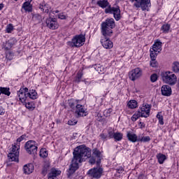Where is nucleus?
I'll return each mask as SVG.
<instances>
[{"instance_id":"f257e3e1","label":"nucleus","mask_w":179,"mask_h":179,"mask_svg":"<svg viewBox=\"0 0 179 179\" xmlns=\"http://www.w3.org/2000/svg\"><path fill=\"white\" fill-rule=\"evenodd\" d=\"M73 159L69 168V174H73L78 169H79V163H82L85 160L89 159L90 164H100L101 159H103V153L97 148H94L92 150L86 147L85 145H79L74 150L73 152Z\"/></svg>"},{"instance_id":"f03ea898","label":"nucleus","mask_w":179,"mask_h":179,"mask_svg":"<svg viewBox=\"0 0 179 179\" xmlns=\"http://www.w3.org/2000/svg\"><path fill=\"white\" fill-rule=\"evenodd\" d=\"M115 27L114 18H107L101 24V33L104 37H111L113 36V29Z\"/></svg>"},{"instance_id":"7ed1b4c3","label":"nucleus","mask_w":179,"mask_h":179,"mask_svg":"<svg viewBox=\"0 0 179 179\" xmlns=\"http://www.w3.org/2000/svg\"><path fill=\"white\" fill-rule=\"evenodd\" d=\"M130 2L133 3V8L135 9H141V10L149 12L152 3L150 0H130Z\"/></svg>"},{"instance_id":"20e7f679","label":"nucleus","mask_w":179,"mask_h":179,"mask_svg":"<svg viewBox=\"0 0 179 179\" xmlns=\"http://www.w3.org/2000/svg\"><path fill=\"white\" fill-rule=\"evenodd\" d=\"M86 41V36L83 34L76 35L73 37L71 41L67 42L68 45L72 48H79L85 44Z\"/></svg>"},{"instance_id":"39448f33","label":"nucleus","mask_w":179,"mask_h":179,"mask_svg":"<svg viewBox=\"0 0 179 179\" xmlns=\"http://www.w3.org/2000/svg\"><path fill=\"white\" fill-rule=\"evenodd\" d=\"M162 78V80L166 85H170L171 86H173L177 83V76L174 74L171 71H166L161 74Z\"/></svg>"},{"instance_id":"423d86ee","label":"nucleus","mask_w":179,"mask_h":179,"mask_svg":"<svg viewBox=\"0 0 179 179\" xmlns=\"http://www.w3.org/2000/svg\"><path fill=\"white\" fill-rule=\"evenodd\" d=\"M24 149L28 155L35 156L37 155V149H38V147L37 146V143L35 141L29 140L25 143Z\"/></svg>"},{"instance_id":"0eeeda50","label":"nucleus","mask_w":179,"mask_h":179,"mask_svg":"<svg viewBox=\"0 0 179 179\" xmlns=\"http://www.w3.org/2000/svg\"><path fill=\"white\" fill-rule=\"evenodd\" d=\"M105 13L113 15V17H115L117 22L121 19V9L120 8V6H115L113 7L109 6V8L105 9Z\"/></svg>"},{"instance_id":"6e6552de","label":"nucleus","mask_w":179,"mask_h":179,"mask_svg":"<svg viewBox=\"0 0 179 179\" xmlns=\"http://www.w3.org/2000/svg\"><path fill=\"white\" fill-rule=\"evenodd\" d=\"M151 108L152 105L144 103L141 106H140L138 112L140 113L142 118H148V117L150 115Z\"/></svg>"},{"instance_id":"1a4fd4ad","label":"nucleus","mask_w":179,"mask_h":179,"mask_svg":"<svg viewBox=\"0 0 179 179\" xmlns=\"http://www.w3.org/2000/svg\"><path fill=\"white\" fill-rule=\"evenodd\" d=\"M27 92H29V88L24 87L20 88V90L17 92L19 101H20L22 104H26V101H27Z\"/></svg>"},{"instance_id":"9d476101","label":"nucleus","mask_w":179,"mask_h":179,"mask_svg":"<svg viewBox=\"0 0 179 179\" xmlns=\"http://www.w3.org/2000/svg\"><path fill=\"white\" fill-rule=\"evenodd\" d=\"M129 78L131 79V80H132L133 82L136 80V79H139L140 77L142 76V69H141V68L137 67L133 70H131L129 72Z\"/></svg>"},{"instance_id":"9b49d317","label":"nucleus","mask_w":179,"mask_h":179,"mask_svg":"<svg viewBox=\"0 0 179 179\" xmlns=\"http://www.w3.org/2000/svg\"><path fill=\"white\" fill-rule=\"evenodd\" d=\"M76 117H86L87 115V109L85 108L84 106L80 105V104H77L76 106Z\"/></svg>"},{"instance_id":"f8f14e48","label":"nucleus","mask_w":179,"mask_h":179,"mask_svg":"<svg viewBox=\"0 0 179 179\" xmlns=\"http://www.w3.org/2000/svg\"><path fill=\"white\" fill-rule=\"evenodd\" d=\"M47 27L51 30H57L59 27L56 18L49 17L46 20Z\"/></svg>"},{"instance_id":"ddd939ff","label":"nucleus","mask_w":179,"mask_h":179,"mask_svg":"<svg viewBox=\"0 0 179 179\" xmlns=\"http://www.w3.org/2000/svg\"><path fill=\"white\" fill-rule=\"evenodd\" d=\"M101 43L103 48L110 50L114 46L113 41L110 40V36H104L101 39Z\"/></svg>"},{"instance_id":"4468645a","label":"nucleus","mask_w":179,"mask_h":179,"mask_svg":"<svg viewBox=\"0 0 179 179\" xmlns=\"http://www.w3.org/2000/svg\"><path fill=\"white\" fill-rule=\"evenodd\" d=\"M88 174L93 178H100L101 177V174H103V169L101 168H94L93 169H90L88 171Z\"/></svg>"},{"instance_id":"2eb2a0df","label":"nucleus","mask_w":179,"mask_h":179,"mask_svg":"<svg viewBox=\"0 0 179 179\" xmlns=\"http://www.w3.org/2000/svg\"><path fill=\"white\" fill-rule=\"evenodd\" d=\"M161 93L162 96H165L166 97H169V96L173 93L171 90V87L168 85H164L161 88Z\"/></svg>"},{"instance_id":"dca6fc26","label":"nucleus","mask_w":179,"mask_h":179,"mask_svg":"<svg viewBox=\"0 0 179 179\" xmlns=\"http://www.w3.org/2000/svg\"><path fill=\"white\" fill-rule=\"evenodd\" d=\"M38 8L43 13H50L51 10V6L44 1L39 4Z\"/></svg>"},{"instance_id":"f3484780","label":"nucleus","mask_w":179,"mask_h":179,"mask_svg":"<svg viewBox=\"0 0 179 179\" xmlns=\"http://www.w3.org/2000/svg\"><path fill=\"white\" fill-rule=\"evenodd\" d=\"M127 138L128 141L135 143V142H139V137L132 131H127Z\"/></svg>"},{"instance_id":"a211bd4d","label":"nucleus","mask_w":179,"mask_h":179,"mask_svg":"<svg viewBox=\"0 0 179 179\" xmlns=\"http://www.w3.org/2000/svg\"><path fill=\"white\" fill-rule=\"evenodd\" d=\"M34 171V165L33 164H27L23 166L24 174H31Z\"/></svg>"},{"instance_id":"6ab92c4d","label":"nucleus","mask_w":179,"mask_h":179,"mask_svg":"<svg viewBox=\"0 0 179 179\" xmlns=\"http://www.w3.org/2000/svg\"><path fill=\"white\" fill-rule=\"evenodd\" d=\"M16 43H17V41H16V38H10V40H8L5 43L4 49L6 50L7 51L10 50V48H12V47H13L15 44H16Z\"/></svg>"},{"instance_id":"aec40b11","label":"nucleus","mask_w":179,"mask_h":179,"mask_svg":"<svg viewBox=\"0 0 179 179\" xmlns=\"http://www.w3.org/2000/svg\"><path fill=\"white\" fill-rule=\"evenodd\" d=\"M96 5H98V6L102 9H107V8H110V6H111V4H110L108 0H99L96 2Z\"/></svg>"},{"instance_id":"412c9836","label":"nucleus","mask_w":179,"mask_h":179,"mask_svg":"<svg viewBox=\"0 0 179 179\" xmlns=\"http://www.w3.org/2000/svg\"><path fill=\"white\" fill-rule=\"evenodd\" d=\"M61 174V171L55 169H52L50 173L48 174V179H57V177Z\"/></svg>"},{"instance_id":"4be33fe9","label":"nucleus","mask_w":179,"mask_h":179,"mask_svg":"<svg viewBox=\"0 0 179 179\" xmlns=\"http://www.w3.org/2000/svg\"><path fill=\"white\" fill-rule=\"evenodd\" d=\"M8 157L9 162H19V152H10Z\"/></svg>"},{"instance_id":"5701e85b","label":"nucleus","mask_w":179,"mask_h":179,"mask_svg":"<svg viewBox=\"0 0 179 179\" xmlns=\"http://www.w3.org/2000/svg\"><path fill=\"white\" fill-rule=\"evenodd\" d=\"M31 1L30 0H28V1H25L23 5L22 8L24 9L26 12H31L33 10V8L31 7V4H30Z\"/></svg>"},{"instance_id":"b1692460","label":"nucleus","mask_w":179,"mask_h":179,"mask_svg":"<svg viewBox=\"0 0 179 179\" xmlns=\"http://www.w3.org/2000/svg\"><path fill=\"white\" fill-rule=\"evenodd\" d=\"M27 97L31 99V100H36L37 99V92L34 90H30L27 92Z\"/></svg>"},{"instance_id":"393cba45","label":"nucleus","mask_w":179,"mask_h":179,"mask_svg":"<svg viewBox=\"0 0 179 179\" xmlns=\"http://www.w3.org/2000/svg\"><path fill=\"white\" fill-rule=\"evenodd\" d=\"M82 78H83V71L80 70L76 76L74 82H76V83H80V82H82Z\"/></svg>"},{"instance_id":"a878e982","label":"nucleus","mask_w":179,"mask_h":179,"mask_svg":"<svg viewBox=\"0 0 179 179\" xmlns=\"http://www.w3.org/2000/svg\"><path fill=\"white\" fill-rule=\"evenodd\" d=\"M5 94V96H10V89L9 87H0V96Z\"/></svg>"},{"instance_id":"bb28decb","label":"nucleus","mask_w":179,"mask_h":179,"mask_svg":"<svg viewBox=\"0 0 179 179\" xmlns=\"http://www.w3.org/2000/svg\"><path fill=\"white\" fill-rule=\"evenodd\" d=\"M78 103H79V100L78 99H71L68 100V104L72 109L75 108V107L78 106Z\"/></svg>"},{"instance_id":"cd10ccee","label":"nucleus","mask_w":179,"mask_h":179,"mask_svg":"<svg viewBox=\"0 0 179 179\" xmlns=\"http://www.w3.org/2000/svg\"><path fill=\"white\" fill-rule=\"evenodd\" d=\"M22 106H25L26 108H28V110H30L31 111H33L34 108H36V104L33 102H28L27 101H25V104H22Z\"/></svg>"},{"instance_id":"c85d7f7f","label":"nucleus","mask_w":179,"mask_h":179,"mask_svg":"<svg viewBox=\"0 0 179 179\" xmlns=\"http://www.w3.org/2000/svg\"><path fill=\"white\" fill-rule=\"evenodd\" d=\"M171 27V26L169 24H163L161 27V31H162V33H164V34H167V33L170 31Z\"/></svg>"},{"instance_id":"c756f323","label":"nucleus","mask_w":179,"mask_h":179,"mask_svg":"<svg viewBox=\"0 0 179 179\" xmlns=\"http://www.w3.org/2000/svg\"><path fill=\"white\" fill-rule=\"evenodd\" d=\"M127 106L129 107V108H136V107H138V101H136V100H130L128 103H127Z\"/></svg>"},{"instance_id":"7c9ffc66","label":"nucleus","mask_w":179,"mask_h":179,"mask_svg":"<svg viewBox=\"0 0 179 179\" xmlns=\"http://www.w3.org/2000/svg\"><path fill=\"white\" fill-rule=\"evenodd\" d=\"M124 135L121 132H115L113 136V139H115V142H120L122 141Z\"/></svg>"},{"instance_id":"2f4dec72","label":"nucleus","mask_w":179,"mask_h":179,"mask_svg":"<svg viewBox=\"0 0 179 179\" xmlns=\"http://www.w3.org/2000/svg\"><path fill=\"white\" fill-rule=\"evenodd\" d=\"M160 48H162V41H160V40L157 39L152 45V50L159 51V50H160Z\"/></svg>"},{"instance_id":"473e14b6","label":"nucleus","mask_w":179,"mask_h":179,"mask_svg":"<svg viewBox=\"0 0 179 179\" xmlns=\"http://www.w3.org/2000/svg\"><path fill=\"white\" fill-rule=\"evenodd\" d=\"M157 159L159 164H163V163H164V160H166V155H164L162 153H159V154L157 155Z\"/></svg>"},{"instance_id":"72a5a7b5","label":"nucleus","mask_w":179,"mask_h":179,"mask_svg":"<svg viewBox=\"0 0 179 179\" xmlns=\"http://www.w3.org/2000/svg\"><path fill=\"white\" fill-rule=\"evenodd\" d=\"M150 57L151 59H156V57H157V54H159V51L156 50L155 49H150Z\"/></svg>"},{"instance_id":"f704fd0d","label":"nucleus","mask_w":179,"mask_h":179,"mask_svg":"<svg viewBox=\"0 0 179 179\" xmlns=\"http://www.w3.org/2000/svg\"><path fill=\"white\" fill-rule=\"evenodd\" d=\"M172 71L175 73H179V62H174L172 64Z\"/></svg>"},{"instance_id":"c9c22d12","label":"nucleus","mask_w":179,"mask_h":179,"mask_svg":"<svg viewBox=\"0 0 179 179\" xmlns=\"http://www.w3.org/2000/svg\"><path fill=\"white\" fill-rule=\"evenodd\" d=\"M156 117L158 119L160 125H164V118L163 117V115H162V112H158Z\"/></svg>"},{"instance_id":"e433bc0d","label":"nucleus","mask_w":179,"mask_h":179,"mask_svg":"<svg viewBox=\"0 0 179 179\" xmlns=\"http://www.w3.org/2000/svg\"><path fill=\"white\" fill-rule=\"evenodd\" d=\"M39 156L43 159L48 156V151L45 148H42L40 150Z\"/></svg>"},{"instance_id":"4c0bfd02","label":"nucleus","mask_w":179,"mask_h":179,"mask_svg":"<svg viewBox=\"0 0 179 179\" xmlns=\"http://www.w3.org/2000/svg\"><path fill=\"white\" fill-rule=\"evenodd\" d=\"M141 113L137 111L131 116V120L133 122H135V121H137L138 118H141Z\"/></svg>"},{"instance_id":"58836bf2","label":"nucleus","mask_w":179,"mask_h":179,"mask_svg":"<svg viewBox=\"0 0 179 179\" xmlns=\"http://www.w3.org/2000/svg\"><path fill=\"white\" fill-rule=\"evenodd\" d=\"M138 142H150V137L149 136H138Z\"/></svg>"},{"instance_id":"ea45409f","label":"nucleus","mask_w":179,"mask_h":179,"mask_svg":"<svg viewBox=\"0 0 179 179\" xmlns=\"http://www.w3.org/2000/svg\"><path fill=\"white\" fill-rule=\"evenodd\" d=\"M19 149H20V145L18 146L15 144L10 148V153H16L17 152H19Z\"/></svg>"},{"instance_id":"a19ab883","label":"nucleus","mask_w":179,"mask_h":179,"mask_svg":"<svg viewBox=\"0 0 179 179\" xmlns=\"http://www.w3.org/2000/svg\"><path fill=\"white\" fill-rule=\"evenodd\" d=\"M150 66L152 68H157L159 64L156 61V59H151V61L150 62Z\"/></svg>"},{"instance_id":"79ce46f5","label":"nucleus","mask_w":179,"mask_h":179,"mask_svg":"<svg viewBox=\"0 0 179 179\" xmlns=\"http://www.w3.org/2000/svg\"><path fill=\"white\" fill-rule=\"evenodd\" d=\"M24 139H26V135H22L20 138H18L16 141L17 146H20V142L24 141Z\"/></svg>"},{"instance_id":"37998d69","label":"nucleus","mask_w":179,"mask_h":179,"mask_svg":"<svg viewBox=\"0 0 179 179\" xmlns=\"http://www.w3.org/2000/svg\"><path fill=\"white\" fill-rule=\"evenodd\" d=\"M14 57H15V53L12 52H8L6 53V58L8 59V61H12Z\"/></svg>"},{"instance_id":"c03bdc74","label":"nucleus","mask_w":179,"mask_h":179,"mask_svg":"<svg viewBox=\"0 0 179 179\" xmlns=\"http://www.w3.org/2000/svg\"><path fill=\"white\" fill-rule=\"evenodd\" d=\"M6 30V33H12L13 31V25L12 24L7 25Z\"/></svg>"},{"instance_id":"a18cd8bd","label":"nucleus","mask_w":179,"mask_h":179,"mask_svg":"<svg viewBox=\"0 0 179 179\" xmlns=\"http://www.w3.org/2000/svg\"><path fill=\"white\" fill-rule=\"evenodd\" d=\"M111 113H113V109L109 108V109L105 110L104 112H103V114L106 117H110V114H111Z\"/></svg>"},{"instance_id":"49530a36","label":"nucleus","mask_w":179,"mask_h":179,"mask_svg":"<svg viewBox=\"0 0 179 179\" xmlns=\"http://www.w3.org/2000/svg\"><path fill=\"white\" fill-rule=\"evenodd\" d=\"M115 134V132H114V131H108V139L114 138Z\"/></svg>"},{"instance_id":"de8ad7c7","label":"nucleus","mask_w":179,"mask_h":179,"mask_svg":"<svg viewBox=\"0 0 179 179\" xmlns=\"http://www.w3.org/2000/svg\"><path fill=\"white\" fill-rule=\"evenodd\" d=\"M150 80H151V82H152V83L156 82V81L157 80V74L154 73V74L151 75V76H150Z\"/></svg>"},{"instance_id":"09e8293b","label":"nucleus","mask_w":179,"mask_h":179,"mask_svg":"<svg viewBox=\"0 0 179 179\" xmlns=\"http://www.w3.org/2000/svg\"><path fill=\"white\" fill-rule=\"evenodd\" d=\"M78 124V120H70L68 121L69 125H76Z\"/></svg>"},{"instance_id":"8fccbe9b","label":"nucleus","mask_w":179,"mask_h":179,"mask_svg":"<svg viewBox=\"0 0 179 179\" xmlns=\"http://www.w3.org/2000/svg\"><path fill=\"white\" fill-rule=\"evenodd\" d=\"M138 127H139L140 129H143V128H145L146 124H145V123L143 122H139Z\"/></svg>"},{"instance_id":"3c124183","label":"nucleus","mask_w":179,"mask_h":179,"mask_svg":"<svg viewBox=\"0 0 179 179\" xmlns=\"http://www.w3.org/2000/svg\"><path fill=\"white\" fill-rule=\"evenodd\" d=\"M58 17L59 19H61V20H65V19H66V15H64V13H59Z\"/></svg>"},{"instance_id":"603ef678","label":"nucleus","mask_w":179,"mask_h":179,"mask_svg":"<svg viewBox=\"0 0 179 179\" xmlns=\"http://www.w3.org/2000/svg\"><path fill=\"white\" fill-rule=\"evenodd\" d=\"M98 72H101V73H104V67L101 66V67H98Z\"/></svg>"},{"instance_id":"864d4df0","label":"nucleus","mask_w":179,"mask_h":179,"mask_svg":"<svg viewBox=\"0 0 179 179\" xmlns=\"http://www.w3.org/2000/svg\"><path fill=\"white\" fill-rule=\"evenodd\" d=\"M124 171V169H122V167H120L119 169H117V173L119 174H122V173Z\"/></svg>"},{"instance_id":"5fc2aeb1","label":"nucleus","mask_w":179,"mask_h":179,"mask_svg":"<svg viewBox=\"0 0 179 179\" xmlns=\"http://www.w3.org/2000/svg\"><path fill=\"white\" fill-rule=\"evenodd\" d=\"M100 136L102 139H107V138H108V136L104 134H101Z\"/></svg>"},{"instance_id":"6e6d98bb","label":"nucleus","mask_w":179,"mask_h":179,"mask_svg":"<svg viewBox=\"0 0 179 179\" xmlns=\"http://www.w3.org/2000/svg\"><path fill=\"white\" fill-rule=\"evenodd\" d=\"M3 9V3H0V10H2Z\"/></svg>"},{"instance_id":"4d7b16f0","label":"nucleus","mask_w":179,"mask_h":179,"mask_svg":"<svg viewBox=\"0 0 179 179\" xmlns=\"http://www.w3.org/2000/svg\"><path fill=\"white\" fill-rule=\"evenodd\" d=\"M82 82H84L85 85H89V82L86 81V79L82 80Z\"/></svg>"},{"instance_id":"13d9d810","label":"nucleus","mask_w":179,"mask_h":179,"mask_svg":"<svg viewBox=\"0 0 179 179\" xmlns=\"http://www.w3.org/2000/svg\"><path fill=\"white\" fill-rule=\"evenodd\" d=\"M55 13H58L59 11L55 10Z\"/></svg>"},{"instance_id":"bf43d9fd","label":"nucleus","mask_w":179,"mask_h":179,"mask_svg":"<svg viewBox=\"0 0 179 179\" xmlns=\"http://www.w3.org/2000/svg\"><path fill=\"white\" fill-rule=\"evenodd\" d=\"M116 2H120V0H116Z\"/></svg>"},{"instance_id":"052dcab7","label":"nucleus","mask_w":179,"mask_h":179,"mask_svg":"<svg viewBox=\"0 0 179 179\" xmlns=\"http://www.w3.org/2000/svg\"><path fill=\"white\" fill-rule=\"evenodd\" d=\"M1 110H2V107H0V111H1Z\"/></svg>"},{"instance_id":"680f3d73","label":"nucleus","mask_w":179,"mask_h":179,"mask_svg":"<svg viewBox=\"0 0 179 179\" xmlns=\"http://www.w3.org/2000/svg\"><path fill=\"white\" fill-rule=\"evenodd\" d=\"M0 115H2V112H0Z\"/></svg>"},{"instance_id":"e2e57ef3","label":"nucleus","mask_w":179,"mask_h":179,"mask_svg":"<svg viewBox=\"0 0 179 179\" xmlns=\"http://www.w3.org/2000/svg\"><path fill=\"white\" fill-rule=\"evenodd\" d=\"M30 1V2H31V1H33V0H29Z\"/></svg>"},{"instance_id":"0e129e2a","label":"nucleus","mask_w":179,"mask_h":179,"mask_svg":"<svg viewBox=\"0 0 179 179\" xmlns=\"http://www.w3.org/2000/svg\"><path fill=\"white\" fill-rule=\"evenodd\" d=\"M15 1H17V0H15Z\"/></svg>"}]
</instances>
